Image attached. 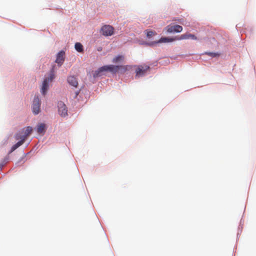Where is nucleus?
<instances>
[{
    "instance_id": "obj_20",
    "label": "nucleus",
    "mask_w": 256,
    "mask_h": 256,
    "mask_svg": "<svg viewBox=\"0 0 256 256\" xmlns=\"http://www.w3.org/2000/svg\"><path fill=\"white\" fill-rule=\"evenodd\" d=\"M178 22H179L182 23V22H181L180 20H178Z\"/></svg>"
},
{
    "instance_id": "obj_17",
    "label": "nucleus",
    "mask_w": 256,
    "mask_h": 256,
    "mask_svg": "<svg viewBox=\"0 0 256 256\" xmlns=\"http://www.w3.org/2000/svg\"><path fill=\"white\" fill-rule=\"evenodd\" d=\"M146 36L148 38H150L152 36H154V34H156V33L155 32H154L153 30H146Z\"/></svg>"
},
{
    "instance_id": "obj_16",
    "label": "nucleus",
    "mask_w": 256,
    "mask_h": 256,
    "mask_svg": "<svg viewBox=\"0 0 256 256\" xmlns=\"http://www.w3.org/2000/svg\"><path fill=\"white\" fill-rule=\"evenodd\" d=\"M124 59V57L122 56H118L114 58L112 62L114 63H117L119 62L122 61Z\"/></svg>"
},
{
    "instance_id": "obj_3",
    "label": "nucleus",
    "mask_w": 256,
    "mask_h": 256,
    "mask_svg": "<svg viewBox=\"0 0 256 256\" xmlns=\"http://www.w3.org/2000/svg\"><path fill=\"white\" fill-rule=\"evenodd\" d=\"M149 69L150 67L146 65L138 66L136 70V76L140 77L144 76Z\"/></svg>"
},
{
    "instance_id": "obj_1",
    "label": "nucleus",
    "mask_w": 256,
    "mask_h": 256,
    "mask_svg": "<svg viewBox=\"0 0 256 256\" xmlns=\"http://www.w3.org/2000/svg\"><path fill=\"white\" fill-rule=\"evenodd\" d=\"M124 68L126 69V66H114V65H108L104 66L99 68L97 70L95 71L94 74V78L98 77L101 76V73L104 72H110L112 73H116L120 68Z\"/></svg>"
},
{
    "instance_id": "obj_12",
    "label": "nucleus",
    "mask_w": 256,
    "mask_h": 256,
    "mask_svg": "<svg viewBox=\"0 0 256 256\" xmlns=\"http://www.w3.org/2000/svg\"><path fill=\"white\" fill-rule=\"evenodd\" d=\"M36 130L38 134H44L46 131V124H38Z\"/></svg>"
},
{
    "instance_id": "obj_8",
    "label": "nucleus",
    "mask_w": 256,
    "mask_h": 256,
    "mask_svg": "<svg viewBox=\"0 0 256 256\" xmlns=\"http://www.w3.org/2000/svg\"><path fill=\"white\" fill-rule=\"evenodd\" d=\"M65 52L63 50L60 51L56 55V58L55 62L60 66L64 60Z\"/></svg>"
},
{
    "instance_id": "obj_9",
    "label": "nucleus",
    "mask_w": 256,
    "mask_h": 256,
    "mask_svg": "<svg viewBox=\"0 0 256 256\" xmlns=\"http://www.w3.org/2000/svg\"><path fill=\"white\" fill-rule=\"evenodd\" d=\"M192 39L194 40H196L197 38L192 34H190L189 33H186L184 34H182L180 36H176V39L177 40H186V39Z\"/></svg>"
},
{
    "instance_id": "obj_4",
    "label": "nucleus",
    "mask_w": 256,
    "mask_h": 256,
    "mask_svg": "<svg viewBox=\"0 0 256 256\" xmlns=\"http://www.w3.org/2000/svg\"><path fill=\"white\" fill-rule=\"evenodd\" d=\"M40 100L38 96H36L34 99L32 104V112L35 114H38L40 112Z\"/></svg>"
},
{
    "instance_id": "obj_10",
    "label": "nucleus",
    "mask_w": 256,
    "mask_h": 256,
    "mask_svg": "<svg viewBox=\"0 0 256 256\" xmlns=\"http://www.w3.org/2000/svg\"><path fill=\"white\" fill-rule=\"evenodd\" d=\"M48 82V79H44L42 82V87L41 88V92L43 95H45L49 88Z\"/></svg>"
},
{
    "instance_id": "obj_15",
    "label": "nucleus",
    "mask_w": 256,
    "mask_h": 256,
    "mask_svg": "<svg viewBox=\"0 0 256 256\" xmlns=\"http://www.w3.org/2000/svg\"><path fill=\"white\" fill-rule=\"evenodd\" d=\"M74 48H75L76 50L78 52H82L83 50H83V46L80 42L76 43L75 46H74Z\"/></svg>"
},
{
    "instance_id": "obj_18",
    "label": "nucleus",
    "mask_w": 256,
    "mask_h": 256,
    "mask_svg": "<svg viewBox=\"0 0 256 256\" xmlns=\"http://www.w3.org/2000/svg\"><path fill=\"white\" fill-rule=\"evenodd\" d=\"M206 54H208V56H212V57H216V56H219V54H218L212 53V52H208V53H206Z\"/></svg>"
},
{
    "instance_id": "obj_5",
    "label": "nucleus",
    "mask_w": 256,
    "mask_h": 256,
    "mask_svg": "<svg viewBox=\"0 0 256 256\" xmlns=\"http://www.w3.org/2000/svg\"><path fill=\"white\" fill-rule=\"evenodd\" d=\"M58 112L59 114L62 117H65L68 115V110L66 106L62 102H58Z\"/></svg>"
},
{
    "instance_id": "obj_21",
    "label": "nucleus",
    "mask_w": 256,
    "mask_h": 256,
    "mask_svg": "<svg viewBox=\"0 0 256 256\" xmlns=\"http://www.w3.org/2000/svg\"><path fill=\"white\" fill-rule=\"evenodd\" d=\"M2 166H0V169L2 168Z\"/></svg>"
},
{
    "instance_id": "obj_11",
    "label": "nucleus",
    "mask_w": 256,
    "mask_h": 256,
    "mask_svg": "<svg viewBox=\"0 0 256 256\" xmlns=\"http://www.w3.org/2000/svg\"><path fill=\"white\" fill-rule=\"evenodd\" d=\"M68 83L72 86L76 88L78 85L77 79L74 76H70L67 79Z\"/></svg>"
},
{
    "instance_id": "obj_2",
    "label": "nucleus",
    "mask_w": 256,
    "mask_h": 256,
    "mask_svg": "<svg viewBox=\"0 0 256 256\" xmlns=\"http://www.w3.org/2000/svg\"><path fill=\"white\" fill-rule=\"evenodd\" d=\"M32 129L30 126H28L24 130V135L16 134V140L20 139V140L14 144L11 148L10 152H12L20 146L22 145L25 141L26 137L30 135L32 132Z\"/></svg>"
},
{
    "instance_id": "obj_6",
    "label": "nucleus",
    "mask_w": 256,
    "mask_h": 256,
    "mask_svg": "<svg viewBox=\"0 0 256 256\" xmlns=\"http://www.w3.org/2000/svg\"><path fill=\"white\" fill-rule=\"evenodd\" d=\"M166 29L167 32L172 33V32H181L183 28L181 26L176 24V25H168L166 28Z\"/></svg>"
},
{
    "instance_id": "obj_13",
    "label": "nucleus",
    "mask_w": 256,
    "mask_h": 256,
    "mask_svg": "<svg viewBox=\"0 0 256 256\" xmlns=\"http://www.w3.org/2000/svg\"><path fill=\"white\" fill-rule=\"evenodd\" d=\"M177 39H176V36H175L174 38H162L160 39L158 42H172L174 40H176Z\"/></svg>"
},
{
    "instance_id": "obj_7",
    "label": "nucleus",
    "mask_w": 256,
    "mask_h": 256,
    "mask_svg": "<svg viewBox=\"0 0 256 256\" xmlns=\"http://www.w3.org/2000/svg\"><path fill=\"white\" fill-rule=\"evenodd\" d=\"M101 32L105 36H110L114 34V28L110 25H105L102 28Z\"/></svg>"
},
{
    "instance_id": "obj_14",
    "label": "nucleus",
    "mask_w": 256,
    "mask_h": 256,
    "mask_svg": "<svg viewBox=\"0 0 256 256\" xmlns=\"http://www.w3.org/2000/svg\"><path fill=\"white\" fill-rule=\"evenodd\" d=\"M54 66L50 70V76L48 78H46V79H48V82L52 81L55 77L54 75Z\"/></svg>"
},
{
    "instance_id": "obj_19",
    "label": "nucleus",
    "mask_w": 256,
    "mask_h": 256,
    "mask_svg": "<svg viewBox=\"0 0 256 256\" xmlns=\"http://www.w3.org/2000/svg\"><path fill=\"white\" fill-rule=\"evenodd\" d=\"M102 50V48H100L98 49V50Z\"/></svg>"
}]
</instances>
